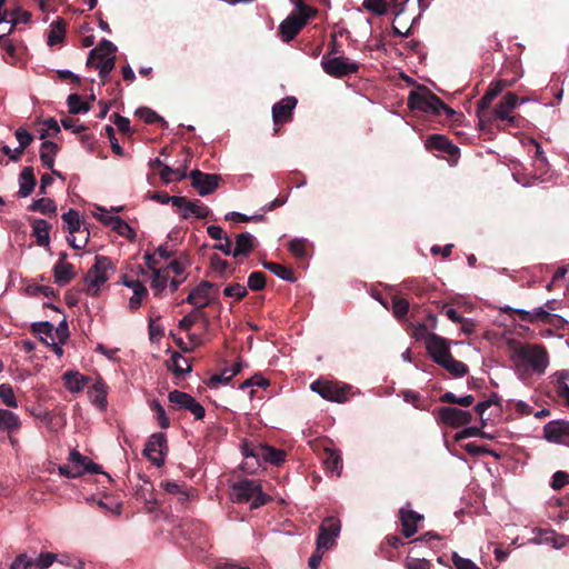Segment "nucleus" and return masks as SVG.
<instances>
[{"label":"nucleus","mask_w":569,"mask_h":569,"mask_svg":"<svg viewBox=\"0 0 569 569\" xmlns=\"http://www.w3.org/2000/svg\"><path fill=\"white\" fill-rule=\"evenodd\" d=\"M512 359L518 365L527 363L537 373H543L549 363L548 351L541 345H520L515 349Z\"/></svg>","instance_id":"1"},{"label":"nucleus","mask_w":569,"mask_h":569,"mask_svg":"<svg viewBox=\"0 0 569 569\" xmlns=\"http://www.w3.org/2000/svg\"><path fill=\"white\" fill-rule=\"evenodd\" d=\"M231 498L237 503L251 501V509H257L269 500V497L262 491L261 485L249 479L232 485Z\"/></svg>","instance_id":"2"},{"label":"nucleus","mask_w":569,"mask_h":569,"mask_svg":"<svg viewBox=\"0 0 569 569\" xmlns=\"http://www.w3.org/2000/svg\"><path fill=\"white\" fill-rule=\"evenodd\" d=\"M116 50V46L111 41L104 39L89 53L87 63L99 71L103 83L110 71L114 68Z\"/></svg>","instance_id":"3"},{"label":"nucleus","mask_w":569,"mask_h":569,"mask_svg":"<svg viewBox=\"0 0 569 569\" xmlns=\"http://www.w3.org/2000/svg\"><path fill=\"white\" fill-rule=\"evenodd\" d=\"M502 311L506 313H516L520 321L529 323H543L556 328H563L566 323V320L562 317L549 312L545 307L535 308L532 311L506 307Z\"/></svg>","instance_id":"4"},{"label":"nucleus","mask_w":569,"mask_h":569,"mask_svg":"<svg viewBox=\"0 0 569 569\" xmlns=\"http://www.w3.org/2000/svg\"><path fill=\"white\" fill-rule=\"evenodd\" d=\"M321 67L328 76L338 79L357 73L359 70L357 62L342 56H332V52L322 56Z\"/></svg>","instance_id":"5"},{"label":"nucleus","mask_w":569,"mask_h":569,"mask_svg":"<svg viewBox=\"0 0 569 569\" xmlns=\"http://www.w3.org/2000/svg\"><path fill=\"white\" fill-rule=\"evenodd\" d=\"M429 152L437 159H443L450 167H455L460 158V149L446 136L429 134Z\"/></svg>","instance_id":"6"},{"label":"nucleus","mask_w":569,"mask_h":569,"mask_svg":"<svg viewBox=\"0 0 569 569\" xmlns=\"http://www.w3.org/2000/svg\"><path fill=\"white\" fill-rule=\"evenodd\" d=\"M310 388L323 399L335 402H345L351 389L349 385L326 380H317Z\"/></svg>","instance_id":"7"},{"label":"nucleus","mask_w":569,"mask_h":569,"mask_svg":"<svg viewBox=\"0 0 569 569\" xmlns=\"http://www.w3.org/2000/svg\"><path fill=\"white\" fill-rule=\"evenodd\" d=\"M340 529L341 525L339 520L333 517L326 518L319 528L316 548L319 549V551L331 549L336 543Z\"/></svg>","instance_id":"8"},{"label":"nucleus","mask_w":569,"mask_h":569,"mask_svg":"<svg viewBox=\"0 0 569 569\" xmlns=\"http://www.w3.org/2000/svg\"><path fill=\"white\" fill-rule=\"evenodd\" d=\"M114 268L109 258L97 256L94 264L86 276V284H103L110 279Z\"/></svg>","instance_id":"9"},{"label":"nucleus","mask_w":569,"mask_h":569,"mask_svg":"<svg viewBox=\"0 0 569 569\" xmlns=\"http://www.w3.org/2000/svg\"><path fill=\"white\" fill-rule=\"evenodd\" d=\"M167 440L163 433H153L147 441L143 455L157 467L164 462Z\"/></svg>","instance_id":"10"},{"label":"nucleus","mask_w":569,"mask_h":569,"mask_svg":"<svg viewBox=\"0 0 569 569\" xmlns=\"http://www.w3.org/2000/svg\"><path fill=\"white\" fill-rule=\"evenodd\" d=\"M297 102L298 101L295 97H286L273 104L272 120L276 132L279 131L281 124L291 121Z\"/></svg>","instance_id":"11"},{"label":"nucleus","mask_w":569,"mask_h":569,"mask_svg":"<svg viewBox=\"0 0 569 569\" xmlns=\"http://www.w3.org/2000/svg\"><path fill=\"white\" fill-rule=\"evenodd\" d=\"M519 99L516 93L507 92L497 104L493 117L495 119L506 122L508 126H515L516 118L512 111L518 107Z\"/></svg>","instance_id":"12"},{"label":"nucleus","mask_w":569,"mask_h":569,"mask_svg":"<svg viewBox=\"0 0 569 569\" xmlns=\"http://www.w3.org/2000/svg\"><path fill=\"white\" fill-rule=\"evenodd\" d=\"M191 184L196 188L200 196L212 193L219 186V176L211 173H203L200 170H192L189 174Z\"/></svg>","instance_id":"13"},{"label":"nucleus","mask_w":569,"mask_h":569,"mask_svg":"<svg viewBox=\"0 0 569 569\" xmlns=\"http://www.w3.org/2000/svg\"><path fill=\"white\" fill-rule=\"evenodd\" d=\"M545 438L555 443L569 446V421L553 420L543 427Z\"/></svg>","instance_id":"14"},{"label":"nucleus","mask_w":569,"mask_h":569,"mask_svg":"<svg viewBox=\"0 0 569 569\" xmlns=\"http://www.w3.org/2000/svg\"><path fill=\"white\" fill-rule=\"evenodd\" d=\"M439 419L447 426L452 428H458L461 426H467L472 416L469 411L453 408V407H442L438 410Z\"/></svg>","instance_id":"15"},{"label":"nucleus","mask_w":569,"mask_h":569,"mask_svg":"<svg viewBox=\"0 0 569 569\" xmlns=\"http://www.w3.org/2000/svg\"><path fill=\"white\" fill-rule=\"evenodd\" d=\"M219 287H194L187 297L189 303L201 309L216 302Z\"/></svg>","instance_id":"16"},{"label":"nucleus","mask_w":569,"mask_h":569,"mask_svg":"<svg viewBox=\"0 0 569 569\" xmlns=\"http://www.w3.org/2000/svg\"><path fill=\"white\" fill-rule=\"evenodd\" d=\"M173 207L180 210L182 219H188L191 216L198 219H204L210 213V209L207 206L199 202H190L187 198L179 196L173 199Z\"/></svg>","instance_id":"17"},{"label":"nucleus","mask_w":569,"mask_h":569,"mask_svg":"<svg viewBox=\"0 0 569 569\" xmlns=\"http://www.w3.org/2000/svg\"><path fill=\"white\" fill-rule=\"evenodd\" d=\"M429 357L439 366L452 357L449 341L429 332Z\"/></svg>","instance_id":"18"},{"label":"nucleus","mask_w":569,"mask_h":569,"mask_svg":"<svg viewBox=\"0 0 569 569\" xmlns=\"http://www.w3.org/2000/svg\"><path fill=\"white\" fill-rule=\"evenodd\" d=\"M268 445L262 443H249L243 442L241 446V451L247 460V465H249V460H253L249 468L261 467L263 463H268Z\"/></svg>","instance_id":"19"},{"label":"nucleus","mask_w":569,"mask_h":569,"mask_svg":"<svg viewBox=\"0 0 569 569\" xmlns=\"http://www.w3.org/2000/svg\"><path fill=\"white\" fill-rule=\"evenodd\" d=\"M307 20L298 14L287 17L279 27V31L283 41L292 40L303 28Z\"/></svg>","instance_id":"20"},{"label":"nucleus","mask_w":569,"mask_h":569,"mask_svg":"<svg viewBox=\"0 0 569 569\" xmlns=\"http://www.w3.org/2000/svg\"><path fill=\"white\" fill-rule=\"evenodd\" d=\"M399 516L403 535L407 538L413 536L417 532L418 522L422 521L423 517L408 508H401Z\"/></svg>","instance_id":"21"},{"label":"nucleus","mask_w":569,"mask_h":569,"mask_svg":"<svg viewBox=\"0 0 569 569\" xmlns=\"http://www.w3.org/2000/svg\"><path fill=\"white\" fill-rule=\"evenodd\" d=\"M241 371V363L237 362L230 368L223 369L220 373L212 375L207 380V386L217 389L221 385H228L230 380Z\"/></svg>","instance_id":"22"},{"label":"nucleus","mask_w":569,"mask_h":569,"mask_svg":"<svg viewBox=\"0 0 569 569\" xmlns=\"http://www.w3.org/2000/svg\"><path fill=\"white\" fill-rule=\"evenodd\" d=\"M31 19L30 12L18 8L12 11L4 10L0 12V24L7 23L9 28H14L18 23H28Z\"/></svg>","instance_id":"23"},{"label":"nucleus","mask_w":569,"mask_h":569,"mask_svg":"<svg viewBox=\"0 0 569 569\" xmlns=\"http://www.w3.org/2000/svg\"><path fill=\"white\" fill-rule=\"evenodd\" d=\"M430 114L436 117L445 116L446 119H451L456 116V111L429 90V116Z\"/></svg>","instance_id":"24"},{"label":"nucleus","mask_w":569,"mask_h":569,"mask_svg":"<svg viewBox=\"0 0 569 569\" xmlns=\"http://www.w3.org/2000/svg\"><path fill=\"white\" fill-rule=\"evenodd\" d=\"M36 178L33 174V170L30 167L24 168L19 176V191L18 196L20 198L29 197L36 187Z\"/></svg>","instance_id":"25"},{"label":"nucleus","mask_w":569,"mask_h":569,"mask_svg":"<svg viewBox=\"0 0 569 569\" xmlns=\"http://www.w3.org/2000/svg\"><path fill=\"white\" fill-rule=\"evenodd\" d=\"M254 248V237L249 232L239 233L233 246V257H247Z\"/></svg>","instance_id":"26"},{"label":"nucleus","mask_w":569,"mask_h":569,"mask_svg":"<svg viewBox=\"0 0 569 569\" xmlns=\"http://www.w3.org/2000/svg\"><path fill=\"white\" fill-rule=\"evenodd\" d=\"M32 329L36 333L40 336V339L44 343H50V341L53 340V331H56L58 336H66L67 330L66 327L56 329L53 325L48 321L33 323Z\"/></svg>","instance_id":"27"},{"label":"nucleus","mask_w":569,"mask_h":569,"mask_svg":"<svg viewBox=\"0 0 569 569\" xmlns=\"http://www.w3.org/2000/svg\"><path fill=\"white\" fill-rule=\"evenodd\" d=\"M88 393L93 405H96L100 409H104L107 407L108 386L104 383L102 379H98L92 385Z\"/></svg>","instance_id":"28"},{"label":"nucleus","mask_w":569,"mask_h":569,"mask_svg":"<svg viewBox=\"0 0 569 569\" xmlns=\"http://www.w3.org/2000/svg\"><path fill=\"white\" fill-rule=\"evenodd\" d=\"M408 107L411 111H427V89L423 86H419L418 90L410 91Z\"/></svg>","instance_id":"29"},{"label":"nucleus","mask_w":569,"mask_h":569,"mask_svg":"<svg viewBox=\"0 0 569 569\" xmlns=\"http://www.w3.org/2000/svg\"><path fill=\"white\" fill-rule=\"evenodd\" d=\"M54 278L58 282H69L73 279L74 268L66 260L63 254L53 268Z\"/></svg>","instance_id":"30"},{"label":"nucleus","mask_w":569,"mask_h":569,"mask_svg":"<svg viewBox=\"0 0 569 569\" xmlns=\"http://www.w3.org/2000/svg\"><path fill=\"white\" fill-rule=\"evenodd\" d=\"M62 380L64 382L66 388L73 393L81 391L87 382V378L79 373L78 371L64 372L62 376Z\"/></svg>","instance_id":"31"},{"label":"nucleus","mask_w":569,"mask_h":569,"mask_svg":"<svg viewBox=\"0 0 569 569\" xmlns=\"http://www.w3.org/2000/svg\"><path fill=\"white\" fill-rule=\"evenodd\" d=\"M50 224L43 219H36L32 222V234L37 239L39 246H48L50 241L49 237Z\"/></svg>","instance_id":"32"},{"label":"nucleus","mask_w":569,"mask_h":569,"mask_svg":"<svg viewBox=\"0 0 569 569\" xmlns=\"http://www.w3.org/2000/svg\"><path fill=\"white\" fill-rule=\"evenodd\" d=\"M20 426L21 421L14 412L0 408V431H16Z\"/></svg>","instance_id":"33"},{"label":"nucleus","mask_w":569,"mask_h":569,"mask_svg":"<svg viewBox=\"0 0 569 569\" xmlns=\"http://www.w3.org/2000/svg\"><path fill=\"white\" fill-rule=\"evenodd\" d=\"M406 567L407 569H427V561L420 550V546H412L410 548Z\"/></svg>","instance_id":"34"},{"label":"nucleus","mask_w":569,"mask_h":569,"mask_svg":"<svg viewBox=\"0 0 569 569\" xmlns=\"http://www.w3.org/2000/svg\"><path fill=\"white\" fill-rule=\"evenodd\" d=\"M57 150L58 147L52 141H44L41 144L40 160L46 168L51 169L53 167Z\"/></svg>","instance_id":"35"},{"label":"nucleus","mask_w":569,"mask_h":569,"mask_svg":"<svg viewBox=\"0 0 569 569\" xmlns=\"http://www.w3.org/2000/svg\"><path fill=\"white\" fill-rule=\"evenodd\" d=\"M104 224L110 226L117 233L127 238H133L136 236L133 229L120 217H108L104 220Z\"/></svg>","instance_id":"36"},{"label":"nucleus","mask_w":569,"mask_h":569,"mask_svg":"<svg viewBox=\"0 0 569 569\" xmlns=\"http://www.w3.org/2000/svg\"><path fill=\"white\" fill-rule=\"evenodd\" d=\"M505 83L502 81L492 82L483 94V97L478 101V113L480 110L486 109L490 106L492 100L502 91Z\"/></svg>","instance_id":"37"},{"label":"nucleus","mask_w":569,"mask_h":569,"mask_svg":"<svg viewBox=\"0 0 569 569\" xmlns=\"http://www.w3.org/2000/svg\"><path fill=\"white\" fill-rule=\"evenodd\" d=\"M263 266L283 281L296 282L298 280V278L295 277L292 269L286 266L274 262H266Z\"/></svg>","instance_id":"38"},{"label":"nucleus","mask_w":569,"mask_h":569,"mask_svg":"<svg viewBox=\"0 0 569 569\" xmlns=\"http://www.w3.org/2000/svg\"><path fill=\"white\" fill-rule=\"evenodd\" d=\"M62 220L66 223L67 230L69 233L81 232L82 220L80 219L79 212L74 209H70L69 211L62 214Z\"/></svg>","instance_id":"39"},{"label":"nucleus","mask_w":569,"mask_h":569,"mask_svg":"<svg viewBox=\"0 0 569 569\" xmlns=\"http://www.w3.org/2000/svg\"><path fill=\"white\" fill-rule=\"evenodd\" d=\"M170 360V369L176 376L181 377L191 371V365L189 363L188 359L184 358L183 356L174 352L171 356Z\"/></svg>","instance_id":"40"},{"label":"nucleus","mask_w":569,"mask_h":569,"mask_svg":"<svg viewBox=\"0 0 569 569\" xmlns=\"http://www.w3.org/2000/svg\"><path fill=\"white\" fill-rule=\"evenodd\" d=\"M440 366L443 369H446L453 378L463 377L468 372L467 365L459 360H456L453 357H450L448 360L443 361Z\"/></svg>","instance_id":"41"},{"label":"nucleus","mask_w":569,"mask_h":569,"mask_svg":"<svg viewBox=\"0 0 569 569\" xmlns=\"http://www.w3.org/2000/svg\"><path fill=\"white\" fill-rule=\"evenodd\" d=\"M29 210L33 212H40L42 214H53L57 211V206L50 198H40L32 201L29 206Z\"/></svg>","instance_id":"42"},{"label":"nucleus","mask_w":569,"mask_h":569,"mask_svg":"<svg viewBox=\"0 0 569 569\" xmlns=\"http://www.w3.org/2000/svg\"><path fill=\"white\" fill-rule=\"evenodd\" d=\"M540 540L550 543L552 547L560 549L566 546L567 538L563 535H558L553 530H545L540 533Z\"/></svg>","instance_id":"43"},{"label":"nucleus","mask_w":569,"mask_h":569,"mask_svg":"<svg viewBox=\"0 0 569 569\" xmlns=\"http://www.w3.org/2000/svg\"><path fill=\"white\" fill-rule=\"evenodd\" d=\"M64 26L61 20H57L51 23L50 32L48 36V44L50 47L56 46L60 42H62L64 38Z\"/></svg>","instance_id":"44"},{"label":"nucleus","mask_w":569,"mask_h":569,"mask_svg":"<svg viewBox=\"0 0 569 569\" xmlns=\"http://www.w3.org/2000/svg\"><path fill=\"white\" fill-rule=\"evenodd\" d=\"M512 178L518 184L526 187V188L533 186V180H539V182H541V183H548V182L553 181L552 174H539L533 178H528V177L521 176L519 173H512Z\"/></svg>","instance_id":"45"},{"label":"nucleus","mask_w":569,"mask_h":569,"mask_svg":"<svg viewBox=\"0 0 569 569\" xmlns=\"http://www.w3.org/2000/svg\"><path fill=\"white\" fill-rule=\"evenodd\" d=\"M68 107H69V112L72 113V114H78V113H86L90 110V107L87 102H84L82 100V98L79 96V94H70L68 97Z\"/></svg>","instance_id":"46"},{"label":"nucleus","mask_w":569,"mask_h":569,"mask_svg":"<svg viewBox=\"0 0 569 569\" xmlns=\"http://www.w3.org/2000/svg\"><path fill=\"white\" fill-rule=\"evenodd\" d=\"M325 466L328 471L335 473L336 476H339L342 469V459L337 452L329 450L327 451Z\"/></svg>","instance_id":"47"},{"label":"nucleus","mask_w":569,"mask_h":569,"mask_svg":"<svg viewBox=\"0 0 569 569\" xmlns=\"http://www.w3.org/2000/svg\"><path fill=\"white\" fill-rule=\"evenodd\" d=\"M0 399L9 408H18L13 388L9 383L0 385Z\"/></svg>","instance_id":"48"},{"label":"nucleus","mask_w":569,"mask_h":569,"mask_svg":"<svg viewBox=\"0 0 569 569\" xmlns=\"http://www.w3.org/2000/svg\"><path fill=\"white\" fill-rule=\"evenodd\" d=\"M57 560V555L52 552H41L36 559H32V566L36 569H47Z\"/></svg>","instance_id":"49"},{"label":"nucleus","mask_w":569,"mask_h":569,"mask_svg":"<svg viewBox=\"0 0 569 569\" xmlns=\"http://www.w3.org/2000/svg\"><path fill=\"white\" fill-rule=\"evenodd\" d=\"M307 240L303 238H295L289 242V251L298 259H303L307 257L306 249Z\"/></svg>","instance_id":"50"},{"label":"nucleus","mask_w":569,"mask_h":569,"mask_svg":"<svg viewBox=\"0 0 569 569\" xmlns=\"http://www.w3.org/2000/svg\"><path fill=\"white\" fill-rule=\"evenodd\" d=\"M150 408L154 411L156 418L158 420V423L160 428L167 429L170 426V420L167 417L164 408L160 405L159 401L152 400L150 403Z\"/></svg>","instance_id":"51"},{"label":"nucleus","mask_w":569,"mask_h":569,"mask_svg":"<svg viewBox=\"0 0 569 569\" xmlns=\"http://www.w3.org/2000/svg\"><path fill=\"white\" fill-rule=\"evenodd\" d=\"M168 399L176 408L184 409L190 401L191 396L179 390H173L169 392Z\"/></svg>","instance_id":"52"},{"label":"nucleus","mask_w":569,"mask_h":569,"mask_svg":"<svg viewBox=\"0 0 569 569\" xmlns=\"http://www.w3.org/2000/svg\"><path fill=\"white\" fill-rule=\"evenodd\" d=\"M69 462L72 465V467L80 471V475L82 476L86 473V465L89 463V458L82 456L79 451L72 450L69 453Z\"/></svg>","instance_id":"53"},{"label":"nucleus","mask_w":569,"mask_h":569,"mask_svg":"<svg viewBox=\"0 0 569 569\" xmlns=\"http://www.w3.org/2000/svg\"><path fill=\"white\" fill-rule=\"evenodd\" d=\"M89 240V232L83 228L81 232L76 233H69L68 236V242L70 246H72L74 249H81L83 248Z\"/></svg>","instance_id":"54"},{"label":"nucleus","mask_w":569,"mask_h":569,"mask_svg":"<svg viewBox=\"0 0 569 569\" xmlns=\"http://www.w3.org/2000/svg\"><path fill=\"white\" fill-rule=\"evenodd\" d=\"M362 7L375 14L382 16L387 12L386 0H363Z\"/></svg>","instance_id":"55"},{"label":"nucleus","mask_w":569,"mask_h":569,"mask_svg":"<svg viewBox=\"0 0 569 569\" xmlns=\"http://www.w3.org/2000/svg\"><path fill=\"white\" fill-rule=\"evenodd\" d=\"M133 296L129 299L130 309H138L142 300L148 296L147 287H133Z\"/></svg>","instance_id":"56"},{"label":"nucleus","mask_w":569,"mask_h":569,"mask_svg":"<svg viewBox=\"0 0 569 569\" xmlns=\"http://www.w3.org/2000/svg\"><path fill=\"white\" fill-rule=\"evenodd\" d=\"M14 136L19 142V149L23 152L24 149L32 142L33 136L23 128H18Z\"/></svg>","instance_id":"57"},{"label":"nucleus","mask_w":569,"mask_h":569,"mask_svg":"<svg viewBox=\"0 0 569 569\" xmlns=\"http://www.w3.org/2000/svg\"><path fill=\"white\" fill-rule=\"evenodd\" d=\"M402 396L406 402L412 403L417 409H423L425 400L418 392L412 390H405L402 391Z\"/></svg>","instance_id":"58"},{"label":"nucleus","mask_w":569,"mask_h":569,"mask_svg":"<svg viewBox=\"0 0 569 569\" xmlns=\"http://www.w3.org/2000/svg\"><path fill=\"white\" fill-rule=\"evenodd\" d=\"M567 483H569V475L565 471H556L552 476L551 488L553 490H560Z\"/></svg>","instance_id":"59"},{"label":"nucleus","mask_w":569,"mask_h":569,"mask_svg":"<svg viewBox=\"0 0 569 569\" xmlns=\"http://www.w3.org/2000/svg\"><path fill=\"white\" fill-rule=\"evenodd\" d=\"M409 303L405 299H393L392 301V312L395 317L398 319L405 317L408 312Z\"/></svg>","instance_id":"60"},{"label":"nucleus","mask_w":569,"mask_h":569,"mask_svg":"<svg viewBox=\"0 0 569 569\" xmlns=\"http://www.w3.org/2000/svg\"><path fill=\"white\" fill-rule=\"evenodd\" d=\"M32 558L28 557L26 553L19 555L10 566V569H31Z\"/></svg>","instance_id":"61"},{"label":"nucleus","mask_w":569,"mask_h":569,"mask_svg":"<svg viewBox=\"0 0 569 569\" xmlns=\"http://www.w3.org/2000/svg\"><path fill=\"white\" fill-rule=\"evenodd\" d=\"M532 143L535 146V159H536V162L538 163L537 166V170H542L545 168L548 167V160H547V157L542 150V147L535 140H532Z\"/></svg>","instance_id":"62"},{"label":"nucleus","mask_w":569,"mask_h":569,"mask_svg":"<svg viewBox=\"0 0 569 569\" xmlns=\"http://www.w3.org/2000/svg\"><path fill=\"white\" fill-rule=\"evenodd\" d=\"M452 561H453L456 569H481L470 559L462 558L457 553H453Z\"/></svg>","instance_id":"63"},{"label":"nucleus","mask_w":569,"mask_h":569,"mask_svg":"<svg viewBox=\"0 0 569 569\" xmlns=\"http://www.w3.org/2000/svg\"><path fill=\"white\" fill-rule=\"evenodd\" d=\"M184 409L189 410L196 419H202L204 417V408L193 397H191Z\"/></svg>","instance_id":"64"}]
</instances>
